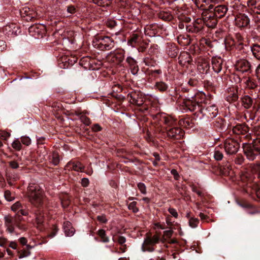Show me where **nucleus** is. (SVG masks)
<instances>
[{
	"label": "nucleus",
	"mask_w": 260,
	"mask_h": 260,
	"mask_svg": "<svg viewBox=\"0 0 260 260\" xmlns=\"http://www.w3.org/2000/svg\"><path fill=\"white\" fill-rule=\"evenodd\" d=\"M155 89L160 92H164L167 91L168 88V85L165 82L159 81L156 82L155 84Z\"/></svg>",
	"instance_id": "473e14b6"
},
{
	"label": "nucleus",
	"mask_w": 260,
	"mask_h": 260,
	"mask_svg": "<svg viewBox=\"0 0 260 260\" xmlns=\"http://www.w3.org/2000/svg\"><path fill=\"white\" fill-rule=\"evenodd\" d=\"M249 22V18L245 14H239L235 18V24L238 27H247Z\"/></svg>",
	"instance_id": "6ab92c4d"
},
{
	"label": "nucleus",
	"mask_w": 260,
	"mask_h": 260,
	"mask_svg": "<svg viewBox=\"0 0 260 260\" xmlns=\"http://www.w3.org/2000/svg\"><path fill=\"white\" fill-rule=\"evenodd\" d=\"M29 202L36 207H42L46 202L43 190L40 185L35 183H29L26 191Z\"/></svg>",
	"instance_id": "f03ea898"
},
{
	"label": "nucleus",
	"mask_w": 260,
	"mask_h": 260,
	"mask_svg": "<svg viewBox=\"0 0 260 260\" xmlns=\"http://www.w3.org/2000/svg\"><path fill=\"white\" fill-rule=\"evenodd\" d=\"M124 57V55L123 50H116L108 54L107 59L109 61L112 62L115 64H118L123 61Z\"/></svg>",
	"instance_id": "dca6fc26"
},
{
	"label": "nucleus",
	"mask_w": 260,
	"mask_h": 260,
	"mask_svg": "<svg viewBox=\"0 0 260 260\" xmlns=\"http://www.w3.org/2000/svg\"><path fill=\"white\" fill-rule=\"evenodd\" d=\"M162 72L160 69L158 70H149L147 71V74L151 78L154 79H157L159 76L161 74Z\"/></svg>",
	"instance_id": "c9c22d12"
},
{
	"label": "nucleus",
	"mask_w": 260,
	"mask_h": 260,
	"mask_svg": "<svg viewBox=\"0 0 260 260\" xmlns=\"http://www.w3.org/2000/svg\"><path fill=\"white\" fill-rule=\"evenodd\" d=\"M233 133L237 135H240V141L242 139L249 140L251 139V134L249 133V127L245 123L238 124L233 126Z\"/></svg>",
	"instance_id": "1a4fd4ad"
},
{
	"label": "nucleus",
	"mask_w": 260,
	"mask_h": 260,
	"mask_svg": "<svg viewBox=\"0 0 260 260\" xmlns=\"http://www.w3.org/2000/svg\"><path fill=\"white\" fill-rule=\"evenodd\" d=\"M117 242L120 245H123L126 242V239L123 236H119L118 238Z\"/></svg>",
	"instance_id": "e2e57ef3"
},
{
	"label": "nucleus",
	"mask_w": 260,
	"mask_h": 260,
	"mask_svg": "<svg viewBox=\"0 0 260 260\" xmlns=\"http://www.w3.org/2000/svg\"><path fill=\"white\" fill-rule=\"evenodd\" d=\"M168 211L175 218L178 217V214L175 209L173 208H169Z\"/></svg>",
	"instance_id": "4d7b16f0"
},
{
	"label": "nucleus",
	"mask_w": 260,
	"mask_h": 260,
	"mask_svg": "<svg viewBox=\"0 0 260 260\" xmlns=\"http://www.w3.org/2000/svg\"><path fill=\"white\" fill-rule=\"evenodd\" d=\"M235 69L236 71L242 73H251L252 72V64L251 62L245 59H240L236 62Z\"/></svg>",
	"instance_id": "9b49d317"
},
{
	"label": "nucleus",
	"mask_w": 260,
	"mask_h": 260,
	"mask_svg": "<svg viewBox=\"0 0 260 260\" xmlns=\"http://www.w3.org/2000/svg\"><path fill=\"white\" fill-rule=\"evenodd\" d=\"M28 30L30 35L38 39L42 38L46 32L45 27L42 24L31 26Z\"/></svg>",
	"instance_id": "f3484780"
},
{
	"label": "nucleus",
	"mask_w": 260,
	"mask_h": 260,
	"mask_svg": "<svg viewBox=\"0 0 260 260\" xmlns=\"http://www.w3.org/2000/svg\"><path fill=\"white\" fill-rule=\"evenodd\" d=\"M22 219V217L20 215H15L14 216L8 215L5 216L4 217V221L6 231L10 234L14 233L16 227L20 230H26V225L21 223Z\"/></svg>",
	"instance_id": "7ed1b4c3"
},
{
	"label": "nucleus",
	"mask_w": 260,
	"mask_h": 260,
	"mask_svg": "<svg viewBox=\"0 0 260 260\" xmlns=\"http://www.w3.org/2000/svg\"><path fill=\"white\" fill-rule=\"evenodd\" d=\"M171 173L173 176L175 180H178L179 179L180 176L176 170L172 169L171 171Z\"/></svg>",
	"instance_id": "bf43d9fd"
},
{
	"label": "nucleus",
	"mask_w": 260,
	"mask_h": 260,
	"mask_svg": "<svg viewBox=\"0 0 260 260\" xmlns=\"http://www.w3.org/2000/svg\"><path fill=\"white\" fill-rule=\"evenodd\" d=\"M249 48L254 57L260 60V45L254 44L251 45Z\"/></svg>",
	"instance_id": "c756f323"
},
{
	"label": "nucleus",
	"mask_w": 260,
	"mask_h": 260,
	"mask_svg": "<svg viewBox=\"0 0 260 260\" xmlns=\"http://www.w3.org/2000/svg\"><path fill=\"white\" fill-rule=\"evenodd\" d=\"M180 125L185 128H190L192 127L193 123L189 118H185L179 121Z\"/></svg>",
	"instance_id": "4c0bfd02"
},
{
	"label": "nucleus",
	"mask_w": 260,
	"mask_h": 260,
	"mask_svg": "<svg viewBox=\"0 0 260 260\" xmlns=\"http://www.w3.org/2000/svg\"><path fill=\"white\" fill-rule=\"evenodd\" d=\"M154 120L158 127H161V131H165L167 136L171 139H180L184 135V132L176 126V120L166 113H158L154 116Z\"/></svg>",
	"instance_id": "f257e3e1"
},
{
	"label": "nucleus",
	"mask_w": 260,
	"mask_h": 260,
	"mask_svg": "<svg viewBox=\"0 0 260 260\" xmlns=\"http://www.w3.org/2000/svg\"><path fill=\"white\" fill-rule=\"evenodd\" d=\"M10 136V134L8 132L5 131H1L0 132V138L2 139L6 140L8 139Z\"/></svg>",
	"instance_id": "5fc2aeb1"
},
{
	"label": "nucleus",
	"mask_w": 260,
	"mask_h": 260,
	"mask_svg": "<svg viewBox=\"0 0 260 260\" xmlns=\"http://www.w3.org/2000/svg\"><path fill=\"white\" fill-rule=\"evenodd\" d=\"M93 3L102 7H106L109 6L111 2L110 0H92Z\"/></svg>",
	"instance_id": "a19ab883"
},
{
	"label": "nucleus",
	"mask_w": 260,
	"mask_h": 260,
	"mask_svg": "<svg viewBox=\"0 0 260 260\" xmlns=\"http://www.w3.org/2000/svg\"><path fill=\"white\" fill-rule=\"evenodd\" d=\"M158 17L159 18L166 21H169L173 18V16L170 12L165 11L159 12Z\"/></svg>",
	"instance_id": "f704fd0d"
},
{
	"label": "nucleus",
	"mask_w": 260,
	"mask_h": 260,
	"mask_svg": "<svg viewBox=\"0 0 260 260\" xmlns=\"http://www.w3.org/2000/svg\"><path fill=\"white\" fill-rule=\"evenodd\" d=\"M137 203L135 201L131 202L128 205V209L132 210L135 213H137L139 211V209L137 207Z\"/></svg>",
	"instance_id": "a18cd8bd"
},
{
	"label": "nucleus",
	"mask_w": 260,
	"mask_h": 260,
	"mask_svg": "<svg viewBox=\"0 0 260 260\" xmlns=\"http://www.w3.org/2000/svg\"><path fill=\"white\" fill-rule=\"evenodd\" d=\"M255 75L258 80H260V63L258 64L255 69Z\"/></svg>",
	"instance_id": "338daca9"
},
{
	"label": "nucleus",
	"mask_w": 260,
	"mask_h": 260,
	"mask_svg": "<svg viewBox=\"0 0 260 260\" xmlns=\"http://www.w3.org/2000/svg\"><path fill=\"white\" fill-rule=\"evenodd\" d=\"M30 254V252L27 249H24L20 252L19 258H22L29 256Z\"/></svg>",
	"instance_id": "864d4df0"
},
{
	"label": "nucleus",
	"mask_w": 260,
	"mask_h": 260,
	"mask_svg": "<svg viewBox=\"0 0 260 260\" xmlns=\"http://www.w3.org/2000/svg\"><path fill=\"white\" fill-rule=\"evenodd\" d=\"M21 141L22 143L26 146H28L31 143V140L29 137L27 136H22L21 138Z\"/></svg>",
	"instance_id": "de8ad7c7"
},
{
	"label": "nucleus",
	"mask_w": 260,
	"mask_h": 260,
	"mask_svg": "<svg viewBox=\"0 0 260 260\" xmlns=\"http://www.w3.org/2000/svg\"><path fill=\"white\" fill-rule=\"evenodd\" d=\"M4 197L5 199L9 202L12 201L15 199L14 196L12 194V192L9 190H7L5 191Z\"/></svg>",
	"instance_id": "79ce46f5"
},
{
	"label": "nucleus",
	"mask_w": 260,
	"mask_h": 260,
	"mask_svg": "<svg viewBox=\"0 0 260 260\" xmlns=\"http://www.w3.org/2000/svg\"><path fill=\"white\" fill-rule=\"evenodd\" d=\"M214 126L220 131H223L225 128L224 121L222 119H217L214 122Z\"/></svg>",
	"instance_id": "e433bc0d"
},
{
	"label": "nucleus",
	"mask_w": 260,
	"mask_h": 260,
	"mask_svg": "<svg viewBox=\"0 0 260 260\" xmlns=\"http://www.w3.org/2000/svg\"><path fill=\"white\" fill-rule=\"evenodd\" d=\"M243 81L245 85V87L249 89H254L257 86L256 81L250 77H244Z\"/></svg>",
	"instance_id": "bb28decb"
},
{
	"label": "nucleus",
	"mask_w": 260,
	"mask_h": 260,
	"mask_svg": "<svg viewBox=\"0 0 260 260\" xmlns=\"http://www.w3.org/2000/svg\"><path fill=\"white\" fill-rule=\"evenodd\" d=\"M48 159L50 163L54 166L57 165L60 161L59 154L56 152H53L48 156Z\"/></svg>",
	"instance_id": "2f4dec72"
},
{
	"label": "nucleus",
	"mask_w": 260,
	"mask_h": 260,
	"mask_svg": "<svg viewBox=\"0 0 260 260\" xmlns=\"http://www.w3.org/2000/svg\"><path fill=\"white\" fill-rule=\"evenodd\" d=\"M11 210L14 212H20L21 214L24 216L28 214V211L23 208L21 203L19 201L16 202L11 206Z\"/></svg>",
	"instance_id": "a878e982"
},
{
	"label": "nucleus",
	"mask_w": 260,
	"mask_h": 260,
	"mask_svg": "<svg viewBox=\"0 0 260 260\" xmlns=\"http://www.w3.org/2000/svg\"><path fill=\"white\" fill-rule=\"evenodd\" d=\"M253 100L249 95H245L241 98L242 105L245 109L250 108L253 104Z\"/></svg>",
	"instance_id": "7c9ffc66"
},
{
	"label": "nucleus",
	"mask_w": 260,
	"mask_h": 260,
	"mask_svg": "<svg viewBox=\"0 0 260 260\" xmlns=\"http://www.w3.org/2000/svg\"><path fill=\"white\" fill-rule=\"evenodd\" d=\"M255 169L257 172V177L260 180V162L256 164Z\"/></svg>",
	"instance_id": "774afa93"
},
{
	"label": "nucleus",
	"mask_w": 260,
	"mask_h": 260,
	"mask_svg": "<svg viewBox=\"0 0 260 260\" xmlns=\"http://www.w3.org/2000/svg\"><path fill=\"white\" fill-rule=\"evenodd\" d=\"M202 20L204 21V25L209 28H214L216 27L218 18L212 14V11L204 12L202 15Z\"/></svg>",
	"instance_id": "f8f14e48"
},
{
	"label": "nucleus",
	"mask_w": 260,
	"mask_h": 260,
	"mask_svg": "<svg viewBox=\"0 0 260 260\" xmlns=\"http://www.w3.org/2000/svg\"><path fill=\"white\" fill-rule=\"evenodd\" d=\"M98 235L101 239V241L103 242L107 243L109 242V238L106 236L105 230L101 229L99 230Z\"/></svg>",
	"instance_id": "ea45409f"
},
{
	"label": "nucleus",
	"mask_w": 260,
	"mask_h": 260,
	"mask_svg": "<svg viewBox=\"0 0 260 260\" xmlns=\"http://www.w3.org/2000/svg\"><path fill=\"white\" fill-rule=\"evenodd\" d=\"M97 219L101 223H105L107 222V219L105 215L98 216Z\"/></svg>",
	"instance_id": "13d9d810"
},
{
	"label": "nucleus",
	"mask_w": 260,
	"mask_h": 260,
	"mask_svg": "<svg viewBox=\"0 0 260 260\" xmlns=\"http://www.w3.org/2000/svg\"><path fill=\"white\" fill-rule=\"evenodd\" d=\"M126 62L128 64L131 73L134 75H137L139 71L137 61L133 57L128 56L126 59Z\"/></svg>",
	"instance_id": "aec40b11"
},
{
	"label": "nucleus",
	"mask_w": 260,
	"mask_h": 260,
	"mask_svg": "<svg viewBox=\"0 0 260 260\" xmlns=\"http://www.w3.org/2000/svg\"><path fill=\"white\" fill-rule=\"evenodd\" d=\"M12 147L16 150L19 151L21 149V144L20 141L17 139L12 144Z\"/></svg>",
	"instance_id": "49530a36"
},
{
	"label": "nucleus",
	"mask_w": 260,
	"mask_h": 260,
	"mask_svg": "<svg viewBox=\"0 0 260 260\" xmlns=\"http://www.w3.org/2000/svg\"><path fill=\"white\" fill-rule=\"evenodd\" d=\"M222 59L220 57H214L212 58V66L213 71L216 73H219L222 68Z\"/></svg>",
	"instance_id": "5701e85b"
},
{
	"label": "nucleus",
	"mask_w": 260,
	"mask_h": 260,
	"mask_svg": "<svg viewBox=\"0 0 260 260\" xmlns=\"http://www.w3.org/2000/svg\"><path fill=\"white\" fill-rule=\"evenodd\" d=\"M8 240L6 238L4 237H1L0 238V246L1 247H4L6 243H7Z\"/></svg>",
	"instance_id": "69168bd1"
},
{
	"label": "nucleus",
	"mask_w": 260,
	"mask_h": 260,
	"mask_svg": "<svg viewBox=\"0 0 260 260\" xmlns=\"http://www.w3.org/2000/svg\"><path fill=\"white\" fill-rule=\"evenodd\" d=\"M139 35L133 34L128 40L127 44L132 47H135L138 42Z\"/></svg>",
	"instance_id": "72a5a7b5"
},
{
	"label": "nucleus",
	"mask_w": 260,
	"mask_h": 260,
	"mask_svg": "<svg viewBox=\"0 0 260 260\" xmlns=\"http://www.w3.org/2000/svg\"><path fill=\"white\" fill-rule=\"evenodd\" d=\"M80 120L83 123L87 126L89 125L91 123L90 119L85 115H82L80 117Z\"/></svg>",
	"instance_id": "8fccbe9b"
},
{
	"label": "nucleus",
	"mask_w": 260,
	"mask_h": 260,
	"mask_svg": "<svg viewBox=\"0 0 260 260\" xmlns=\"http://www.w3.org/2000/svg\"><path fill=\"white\" fill-rule=\"evenodd\" d=\"M20 14L21 17L26 18L27 21L31 20L35 17V13L32 10H30L28 7H24L20 10Z\"/></svg>",
	"instance_id": "4be33fe9"
},
{
	"label": "nucleus",
	"mask_w": 260,
	"mask_h": 260,
	"mask_svg": "<svg viewBox=\"0 0 260 260\" xmlns=\"http://www.w3.org/2000/svg\"><path fill=\"white\" fill-rule=\"evenodd\" d=\"M44 221V217L43 214L40 211H37L36 213L35 222L37 224V228L40 230H42L43 229Z\"/></svg>",
	"instance_id": "c85d7f7f"
},
{
	"label": "nucleus",
	"mask_w": 260,
	"mask_h": 260,
	"mask_svg": "<svg viewBox=\"0 0 260 260\" xmlns=\"http://www.w3.org/2000/svg\"><path fill=\"white\" fill-rule=\"evenodd\" d=\"M98 48L101 50H109L113 49L115 43L114 40L109 36H99L96 38Z\"/></svg>",
	"instance_id": "6e6552de"
},
{
	"label": "nucleus",
	"mask_w": 260,
	"mask_h": 260,
	"mask_svg": "<svg viewBox=\"0 0 260 260\" xmlns=\"http://www.w3.org/2000/svg\"><path fill=\"white\" fill-rule=\"evenodd\" d=\"M92 129L94 132H99L102 130V127L99 124H94L92 127Z\"/></svg>",
	"instance_id": "0e129e2a"
},
{
	"label": "nucleus",
	"mask_w": 260,
	"mask_h": 260,
	"mask_svg": "<svg viewBox=\"0 0 260 260\" xmlns=\"http://www.w3.org/2000/svg\"><path fill=\"white\" fill-rule=\"evenodd\" d=\"M160 240V236L157 234L153 235H147L142 245V251L150 252L154 251L155 245L158 243Z\"/></svg>",
	"instance_id": "0eeeda50"
},
{
	"label": "nucleus",
	"mask_w": 260,
	"mask_h": 260,
	"mask_svg": "<svg viewBox=\"0 0 260 260\" xmlns=\"http://www.w3.org/2000/svg\"><path fill=\"white\" fill-rule=\"evenodd\" d=\"M253 141L252 143L246 142L243 143V149L246 158L250 160H254L260 154V140Z\"/></svg>",
	"instance_id": "39448f33"
},
{
	"label": "nucleus",
	"mask_w": 260,
	"mask_h": 260,
	"mask_svg": "<svg viewBox=\"0 0 260 260\" xmlns=\"http://www.w3.org/2000/svg\"><path fill=\"white\" fill-rule=\"evenodd\" d=\"M178 43L182 46H185L189 44V41L187 38H185L183 36H179L177 38Z\"/></svg>",
	"instance_id": "c03bdc74"
},
{
	"label": "nucleus",
	"mask_w": 260,
	"mask_h": 260,
	"mask_svg": "<svg viewBox=\"0 0 260 260\" xmlns=\"http://www.w3.org/2000/svg\"><path fill=\"white\" fill-rule=\"evenodd\" d=\"M254 134L257 138L254 139V141H257V143H258V140H260V126L254 127Z\"/></svg>",
	"instance_id": "603ef678"
},
{
	"label": "nucleus",
	"mask_w": 260,
	"mask_h": 260,
	"mask_svg": "<svg viewBox=\"0 0 260 260\" xmlns=\"http://www.w3.org/2000/svg\"><path fill=\"white\" fill-rule=\"evenodd\" d=\"M227 154L232 155L237 152L239 148V144L233 139L228 138L224 141L222 146Z\"/></svg>",
	"instance_id": "9d476101"
},
{
	"label": "nucleus",
	"mask_w": 260,
	"mask_h": 260,
	"mask_svg": "<svg viewBox=\"0 0 260 260\" xmlns=\"http://www.w3.org/2000/svg\"><path fill=\"white\" fill-rule=\"evenodd\" d=\"M173 233V232L171 230L165 231L164 232V237L167 238H170L172 236Z\"/></svg>",
	"instance_id": "680f3d73"
},
{
	"label": "nucleus",
	"mask_w": 260,
	"mask_h": 260,
	"mask_svg": "<svg viewBox=\"0 0 260 260\" xmlns=\"http://www.w3.org/2000/svg\"><path fill=\"white\" fill-rule=\"evenodd\" d=\"M127 99L133 105L139 107V110L144 114L149 112V106L144 101L145 97L141 92L133 91L128 93Z\"/></svg>",
	"instance_id": "20e7f679"
},
{
	"label": "nucleus",
	"mask_w": 260,
	"mask_h": 260,
	"mask_svg": "<svg viewBox=\"0 0 260 260\" xmlns=\"http://www.w3.org/2000/svg\"><path fill=\"white\" fill-rule=\"evenodd\" d=\"M63 229L66 235L67 236H72L75 233V230L72 227V223L68 221L63 222Z\"/></svg>",
	"instance_id": "cd10ccee"
},
{
	"label": "nucleus",
	"mask_w": 260,
	"mask_h": 260,
	"mask_svg": "<svg viewBox=\"0 0 260 260\" xmlns=\"http://www.w3.org/2000/svg\"><path fill=\"white\" fill-rule=\"evenodd\" d=\"M138 188L142 194L146 193V187L143 183L140 182L137 185Z\"/></svg>",
	"instance_id": "09e8293b"
},
{
	"label": "nucleus",
	"mask_w": 260,
	"mask_h": 260,
	"mask_svg": "<svg viewBox=\"0 0 260 260\" xmlns=\"http://www.w3.org/2000/svg\"><path fill=\"white\" fill-rule=\"evenodd\" d=\"M209 62L206 59H201L198 62V70L201 74H207L209 70Z\"/></svg>",
	"instance_id": "b1692460"
},
{
	"label": "nucleus",
	"mask_w": 260,
	"mask_h": 260,
	"mask_svg": "<svg viewBox=\"0 0 260 260\" xmlns=\"http://www.w3.org/2000/svg\"><path fill=\"white\" fill-rule=\"evenodd\" d=\"M247 4L251 13H260V0H248Z\"/></svg>",
	"instance_id": "412c9836"
},
{
	"label": "nucleus",
	"mask_w": 260,
	"mask_h": 260,
	"mask_svg": "<svg viewBox=\"0 0 260 260\" xmlns=\"http://www.w3.org/2000/svg\"><path fill=\"white\" fill-rule=\"evenodd\" d=\"M233 79L236 84L240 83L242 81H243V79H241L239 75L236 74H234L233 75Z\"/></svg>",
	"instance_id": "6e6d98bb"
},
{
	"label": "nucleus",
	"mask_w": 260,
	"mask_h": 260,
	"mask_svg": "<svg viewBox=\"0 0 260 260\" xmlns=\"http://www.w3.org/2000/svg\"><path fill=\"white\" fill-rule=\"evenodd\" d=\"M208 9L210 10L213 9V11H212V14L218 19L224 17L229 10L226 5H219L214 7L212 4L209 5Z\"/></svg>",
	"instance_id": "4468645a"
},
{
	"label": "nucleus",
	"mask_w": 260,
	"mask_h": 260,
	"mask_svg": "<svg viewBox=\"0 0 260 260\" xmlns=\"http://www.w3.org/2000/svg\"><path fill=\"white\" fill-rule=\"evenodd\" d=\"M184 104L185 107V109L193 112L196 118L198 119V113L201 110L202 105L193 100H187Z\"/></svg>",
	"instance_id": "2eb2a0df"
},
{
	"label": "nucleus",
	"mask_w": 260,
	"mask_h": 260,
	"mask_svg": "<svg viewBox=\"0 0 260 260\" xmlns=\"http://www.w3.org/2000/svg\"><path fill=\"white\" fill-rule=\"evenodd\" d=\"M199 223V220L194 217H191L189 220V225L192 228H195L198 226Z\"/></svg>",
	"instance_id": "37998d69"
},
{
	"label": "nucleus",
	"mask_w": 260,
	"mask_h": 260,
	"mask_svg": "<svg viewBox=\"0 0 260 260\" xmlns=\"http://www.w3.org/2000/svg\"><path fill=\"white\" fill-rule=\"evenodd\" d=\"M218 113V108L215 104H209L205 108L202 105L201 110L198 113V119L210 120L215 117Z\"/></svg>",
	"instance_id": "423d86ee"
},
{
	"label": "nucleus",
	"mask_w": 260,
	"mask_h": 260,
	"mask_svg": "<svg viewBox=\"0 0 260 260\" xmlns=\"http://www.w3.org/2000/svg\"><path fill=\"white\" fill-rule=\"evenodd\" d=\"M244 157L240 154H238L237 155L235 159V162L237 165H242L244 162Z\"/></svg>",
	"instance_id": "3c124183"
},
{
	"label": "nucleus",
	"mask_w": 260,
	"mask_h": 260,
	"mask_svg": "<svg viewBox=\"0 0 260 260\" xmlns=\"http://www.w3.org/2000/svg\"><path fill=\"white\" fill-rule=\"evenodd\" d=\"M223 147L222 145L216 147L213 152V157L217 161H220L223 158Z\"/></svg>",
	"instance_id": "393cba45"
},
{
	"label": "nucleus",
	"mask_w": 260,
	"mask_h": 260,
	"mask_svg": "<svg viewBox=\"0 0 260 260\" xmlns=\"http://www.w3.org/2000/svg\"><path fill=\"white\" fill-rule=\"evenodd\" d=\"M81 183L82 186L87 187L89 185V181L87 178H83L81 180Z\"/></svg>",
	"instance_id": "052dcab7"
},
{
	"label": "nucleus",
	"mask_w": 260,
	"mask_h": 260,
	"mask_svg": "<svg viewBox=\"0 0 260 260\" xmlns=\"http://www.w3.org/2000/svg\"><path fill=\"white\" fill-rule=\"evenodd\" d=\"M204 21L202 18H197L192 23L186 25V29L188 32L191 33H200L204 29Z\"/></svg>",
	"instance_id": "ddd939ff"
},
{
	"label": "nucleus",
	"mask_w": 260,
	"mask_h": 260,
	"mask_svg": "<svg viewBox=\"0 0 260 260\" xmlns=\"http://www.w3.org/2000/svg\"><path fill=\"white\" fill-rule=\"evenodd\" d=\"M238 99L237 91L232 93H229L226 97V100L228 102L232 103L236 101Z\"/></svg>",
	"instance_id": "58836bf2"
},
{
	"label": "nucleus",
	"mask_w": 260,
	"mask_h": 260,
	"mask_svg": "<svg viewBox=\"0 0 260 260\" xmlns=\"http://www.w3.org/2000/svg\"><path fill=\"white\" fill-rule=\"evenodd\" d=\"M85 168L84 166L80 161L72 159L69 161L65 166V169L71 171L83 172Z\"/></svg>",
	"instance_id": "a211bd4d"
}]
</instances>
